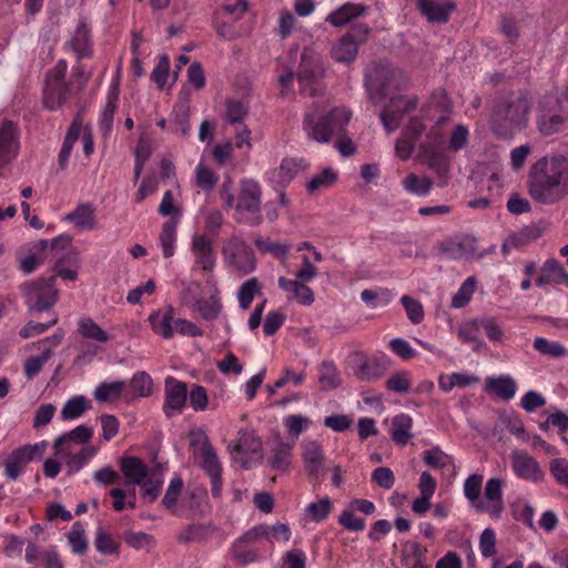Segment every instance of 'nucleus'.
Masks as SVG:
<instances>
[{
    "mask_svg": "<svg viewBox=\"0 0 568 568\" xmlns=\"http://www.w3.org/2000/svg\"><path fill=\"white\" fill-rule=\"evenodd\" d=\"M351 119L352 111L344 106L333 108L320 118H315L312 113H305L303 130L311 140L326 144L347 130Z\"/></svg>",
    "mask_w": 568,
    "mask_h": 568,
    "instance_id": "nucleus-3",
    "label": "nucleus"
},
{
    "mask_svg": "<svg viewBox=\"0 0 568 568\" xmlns=\"http://www.w3.org/2000/svg\"><path fill=\"white\" fill-rule=\"evenodd\" d=\"M534 348L541 355L552 358H560L568 355V351L562 344L559 342H550L545 337H536Z\"/></svg>",
    "mask_w": 568,
    "mask_h": 568,
    "instance_id": "nucleus-46",
    "label": "nucleus"
},
{
    "mask_svg": "<svg viewBox=\"0 0 568 568\" xmlns=\"http://www.w3.org/2000/svg\"><path fill=\"white\" fill-rule=\"evenodd\" d=\"M527 189L540 204H555L568 195V159L564 155L542 156L529 169Z\"/></svg>",
    "mask_w": 568,
    "mask_h": 568,
    "instance_id": "nucleus-1",
    "label": "nucleus"
},
{
    "mask_svg": "<svg viewBox=\"0 0 568 568\" xmlns=\"http://www.w3.org/2000/svg\"><path fill=\"white\" fill-rule=\"evenodd\" d=\"M153 393V379L144 371L133 374L129 383V393L125 394L128 398L149 397Z\"/></svg>",
    "mask_w": 568,
    "mask_h": 568,
    "instance_id": "nucleus-32",
    "label": "nucleus"
},
{
    "mask_svg": "<svg viewBox=\"0 0 568 568\" xmlns=\"http://www.w3.org/2000/svg\"><path fill=\"white\" fill-rule=\"evenodd\" d=\"M306 282H301L297 280H290L284 276L278 278V286L292 295L290 300H296L301 305L308 306L314 302V292L311 287H308Z\"/></svg>",
    "mask_w": 568,
    "mask_h": 568,
    "instance_id": "nucleus-24",
    "label": "nucleus"
},
{
    "mask_svg": "<svg viewBox=\"0 0 568 568\" xmlns=\"http://www.w3.org/2000/svg\"><path fill=\"white\" fill-rule=\"evenodd\" d=\"M545 271L551 280L552 284H564L568 287V272L556 258H549L544 263Z\"/></svg>",
    "mask_w": 568,
    "mask_h": 568,
    "instance_id": "nucleus-58",
    "label": "nucleus"
},
{
    "mask_svg": "<svg viewBox=\"0 0 568 568\" xmlns=\"http://www.w3.org/2000/svg\"><path fill=\"white\" fill-rule=\"evenodd\" d=\"M487 388L504 400L511 399L517 390L516 382L510 376L487 379Z\"/></svg>",
    "mask_w": 568,
    "mask_h": 568,
    "instance_id": "nucleus-40",
    "label": "nucleus"
},
{
    "mask_svg": "<svg viewBox=\"0 0 568 568\" xmlns=\"http://www.w3.org/2000/svg\"><path fill=\"white\" fill-rule=\"evenodd\" d=\"M254 243L260 252L270 253L280 260H285L290 252V245L280 242H272L270 239L257 237Z\"/></svg>",
    "mask_w": 568,
    "mask_h": 568,
    "instance_id": "nucleus-51",
    "label": "nucleus"
},
{
    "mask_svg": "<svg viewBox=\"0 0 568 568\" xmlns=\"http://www.w3.org/2000/svg\"><path fill=\"white\" fill-rule=\"evenodd\" d=\"M318 383L321 389H333L339 386V374L332 362H323L321 364Z\"/></svg>",
    "mask_w": 568,
    "mask_h": 568,
    "instance_id": "nucleus-47",
    "label": "nucleus"
},
{
    "mask_svg": "<svg viewBox=\"0 0 568 568\" xmlns=\"http://www.w3.org/2000/svg\"><path fill=\"white\" fill-rule=\"evenodd\" d=\"M511 466L515 474L523 479L531 481H540L544 478V473L537 463L528 453L523 450H515L511 454Z\"/></svg>",
    "mask_w": 568,
    "mask_h": 568,
    "instance_id": "nucleus-20",
    "label": "nucleus"
},
{
    "mask_svg": "<svg viewBox=\"0 0 568 568\" xmlns=\"http://www.w3.org/2000/svg\"><path fill=\"white\" fill-rule=\"evenodd\" d=\"M119 101V83H112L106 94V102L104 109L101 112L99 126L102 135L108 136L111 132L114 114L118 108Z\"/></svg>",
    "mask_w": 568,
    "mask_h": 568,
    "instance_id": "nucleus-25",
    "label": "nucleus"
},
{
    "mask_svg": "<svg viewBox=\"0 0 568 568\" xmlns=\"http://www.w3.org/2000/svg\"><path fill=\"white\" fill-rule=\"evenodd\" d=\"M65 45L75 53L78 61L92 57L91 30L84 20L79 21L74 34Z\"/></svg>",
    "mask_w": 568,
    "mask_h": 568,
    "instance_id": "nucleus-23",
    "label": "nucleus"
},
{
    "mask_svg": "<svg viewBox=\"0 0 568 568\" xmlns=\"http://www.w3.org/2000/svg\"><path fill=\"white\" fill-rule=\"evenodd\" d=\"M55 276L27 282L21 286L22 295L29 310L44 312L51 308L59 298V290L54 286Z\"/></svg>",
    "mask_w": 568,
    "mask_h": 568,
    "instance_id": "nucleus-7",
    "label": "nucleus"
},
{
    "mask_svg": "<svg viewBox=\"0 0 568 568\" xmlns=\"http://www.w3.org/2000/svg\"><path fill=\"white\" fill-rule=\"evenodd\" d=\"M219 181V175L205 165L203 162H200L195 168V185L205 192H211L214 190Z\"/></svg>",
    "mask_w": 568,
    "mask_h": 568,
    "instance_id": "nucleus-45",
    "label": "nucleus"
},
{
    "mask_svg": "<svg viewBox=\"0 0 568 568\" xmlns=\"http://www.w3.org/2000/svg\"><path fill=\"white\" fill-rule=\"evenodd\" d=\"M418 98L416 95L393 97L381 113V121L387 132L395 131L403 118L417 108Z\"/></svg>",
    "mask_w": 568,
    "mask_h": 568,
    "instance_id": "nucleus-15",
    "label": "nucleus"
},
{
    "mask_svg": "<svg viewBox=\"0 0 568 568\" xmlns=\"http://www.w3.org/2000/svg\"><path fill=\"white\" fill-rule=\"evenodd\" d=\"M413 419L407 414L396 415L392 419V428H390V437L392 439L400 446H405L408 444L409 439L413 437L412 435Z\"/></svg>",
    "mask_w": 568,
    "mask_h": 568,
    "instance_id": "nucleus-31",
    "label": "nucleus"
},
{
    "mask_svg": "<svg viewBox=\"0 0 568 568\" xmlns=\"http://www.w3.org/2000/svg\"><path fill=\"white\" fill-rule=\"evenodd\" d=\"M82 130V122L80 116H77L73 122L71 123L70 128L68 129V132L65 134L64 141L62 143V146L59 152L58 156V163L59 168L61 170H65L69 163V159L71 155V151L73 149V145L78 141L80 133Z\"/></svg>",
    "mask_w": 568,
    "mask_h": 568,
    "instance_id": "nucleus-28",
    "label": "nucleus"
},
{
    "mask_svg": "<svg viewBox=\"0 0 568 568\" xmlns=\"http://www.w3.org/2000/svg\"><path fill=\"white\" fill-rule=\"evenodd\" d=\"M221 310L222 304L220 300L214 296L206 300H197L192 307V311L199 313L201 318L205 321L215 320L221 313Z\"/></svg>",
    "mask_w": 568,
    "mask_h": 568,
    "instance_id": "nucleus-44",
    "label": "nucleus"
},
{
    "mask_svg": "<svg viewBox=\"0 0 568 568\" xmlns=\"http://www.w3.org/2000/svg\"><path fill=\"white\" fill-rule=\"evenodd\" d=\"M69 544L74 554H83L88 549V541L84 536L82 523L75 521L67 534Z\"/></svg>",
    "mask_w": 568,
    "mask_h": 568,
    "instance_id": "nucleus-52",
    "label": "nucleus"
},
{
    "mask_svg": "<svg viewBox=\"0 0 568 568\" xmlns=\"http://www.w3.org/2000/svg\"><path fill=\"white\" fill-rule=\"evenodd\" d=\"M369 28L366 24H354L331 50V55L338 63H352L358 53V45L366 41Z\"/></svg>",
    "mask_w": 568,
    "mask_h": 568,
    "instance_id": "nucleus-11",
    "label": "nucleus"
},
{
    "mask_svg": "<svg viewBox=\"0 0 568 568\" xmlns=\"http://www.w3.org/2000/svg\"><path fill=\"white\" fill-rule=\"evenodd\" d=\"M232 559L240 565H248L260 559V554L255 549H251L240 542H233L230 549Z\"/></svg>",
    "mask_w": 568,
    "mask_h": 568,
    "instance_id": "nucleus-53",
    "label": "nucleus"
},
{
    "mask_svg": "<svg viewBox=\"0 0 568 568\" xmlns=\"http://www.w3.org/2000/svg\"><path fill=\"white\" fill-rule=\"evenodd\" d=\"M170 71V59L166 54H162L159 57L158 64L153 69L151 73L152 81L156 84V87L162 90L164 89Z\"/></svg>",
    "mask_w": 568,
    "mask_h": 568,
    "instance_id": "nucleus-61",
    "label": "nucleus"
},
{
    "mask_svg": "<svg viewBox=\"0 0 568 568\" xmlns=\"http://www.w3.org/2000/svg\"><path fill=\"white\" fill-rule=\"evenodd\" d=\"M403 187L412 194L418 196H426L429 194L434 186V182L428 176H418L415 173H409L402 182Z\"/></svg>",
    "mask_w": 568,
    "mask_h": 568,
    "instance_id": "nucleus-41",
    "label": "nucleus"
},
{
    "mask_svg": "<svg viewBox=\"0 0 568 568\" xmlns=\"http://www.w3.org/2000/svg\"><path fill=\"white\" fill-rule=\"evenodd\" d=\"M234 449L245 455H258L262 450V442L253 433L240 430Z\"/></svg>",
    "mask_w": 568,
    "mask_h": 568,
    "instance_id": "nucleus-42",
    "label": "nucleus"
},
{
    "mask_svg": "<svg viewBox=\"0 0 568 568\" xmlns=\"http://www.w3.org/2000/svg\"><path fill=\"white\" fill-rule=\"evenodd\" d=\"M479 318H473L462 324L458 329V338L463 343H471L475 352H480L486 348V344L479 338L481 326L479 325Z\"/></svg>",
    "mask_w": 568,
    "mask_h": 568,
    "instance_id": "nucleus-33",
    "label": "nucleus"
},
{
    "mask_svg": "<svg viewBox=\"0 0 568 568\" xmlns=\"http://www.w3.org/2000/svg\"><path fill=\"white\" fill-rule=\"evenodd\" d=\"M365 7L362 4L345 3L327 16V21L334 27H343L352 19L365 12Z\"/></svg>",
    "mask_w": 568,
    "mask_h": 568,
    "instance_id": "nucleus-36",
    "label": "nucleus"
},
{
    "mask_svg": "<svg viewBox=\"0 0 568 568\" xmlns=\"http://www.w3.org/2000/svg\"><path fill=\"white\" fill-rule=\"evenodd\" d=\"M191 251L194 255L193 270L212 273L216 265L213 241L206 234H195L192 237Z\"/></svg>",
    "mask_w": 568,
    "mask_h": 568,
    "instance_id": "nucleus-17",
    "label": "nucleus"
},
{
    "mask_svg": "<svg viewBox=\"0 0 568 568\" xmlns=\"http://www.w3.org/2000/svg\"><path fill=\"white\" fill-rule=\"evenodd\" d=\"M503 486L504 480L500 478H490L485 485L484 496L489 503L488 510L495 516H499L504 509Z\"/></svg>",
    "mask_w": 568,
    "mask_h": 568,
    "instance_id": "nucleus-29",
    "label": "nucleus"
},
{
    "mask_svg": "<svg viewBox=\"0 0 568 568\" xmlns=\"http://www.w3.org/2000/svg\"><path fill=\"white\" fill-rule=\"evenodd\" d=\"M324 75L325 67L321 55L313 49L305 48L296 73L300 93L305 97L322 95L325 91Z\"/></svg>",
    "mask_w": 568,
    "mask_h": 568,
    "instance_id": "nucleus-4",
    "label": "nucleus"
},
{
    "mask_svg": "<svg viewBox=\"0 0 568 568\" xmlns=\"http://www.w3.org/2000/svg\"><path fill=\"white\" fill-rule=\"evenodd\" d=\"M332 510V503L328 497L322 498L317 503H311L306 511L315 521H323L325 520Z\"/></svg>",
    "mask_w": 568,
    "mask_h": 568,
    "instance_id": "nucleus-64",
    "label": "nucleus"
},
{
    "mask_svg": "<svg viewBox=\"0 0 568 568\" xmlns=\"http://www.w3.org/2000/svg\"><path fill=\"white\" fill-rule=\"evenodd\" d=\"M152 329L161 335L163 338H171L174 329L172 326L173 322V308L170 307L164 312H156L149 317Z\"/></svg>",
    "mask_w": 568,
    "mask_h": 568,
    "instance_id": "nucleus-38",
    "label": "nucleus"
},
{
    "mask_svg": "<svg viewBox=\"0 0 568 568\" xmlns=\"http://www.w3.org/2000/svg\"><path fill=\"white\" fill-rule=\"evenodd\" d=\"M52 355V351L50 347H47L42 351L41 355L39 356H31L26 359L24 362V374L26 376L31 379L36 375L40 373L43 365L50 359Z\"/></svg>",
    "mask_w": 568,
    "mask_h": 568,
    "instance_id": "nucleus-55",
    "label": "nucleus"
},
{
    "mask_svg": "<svg viewBox=\"0 0 568 568\" xmlns=\"http://www.w3.org/2000/svg\"><path fill=\"white\" fill-rule=\"evenodd\" d=\"M428 166L436 172L439 179H447L450 170V163L445 154L439 152L432 153L428 156Z\"/></svg>",
    "mask_w": 568,
    "mask_h": 568,
    "instance_id": "nucleus-63",
    "label": "nucleus"
},
{
    "mask_svg": "<svg viewBox=\"0 0 568 568\" xmlns=\"http://www.w3.org/2000/svg\"><path fill=\"white\" fill-rule=\"evenodd\" d=\"M216 528L213 524H191L185 527L178 536V541L187 544L191 541L206 540L215 532Z\"/></svg>",
    "mask_w": 568,
    "mask_h": 568,
    "instance_id": "nucleus-35",
    "label": "nucleus"
},
{
    "mask_svg": "<svg viewBox=\"0 0 568 568\" xmlns=\"http://www.w3.org/2000/svg\"><path fill=\"white\" fill-rule=\"evenodd\" d=\"M398 75H400V71L397 69L382 62L373 63L365 74V83L371 98L375 101L382 100L386 91L395 87L394 82Z\"/></svg>",
    "mask_w": 568,
    "mask_h": 568,
    "instance_id": "nucleus-14",
    "label": "nucleus"
},
{
    "mask_svg": "<svg viewBox=\"0 0 568 568\" xmlns=\"http://www.w3.org/2000/svg\"><path fill=\"white\" fill-rule=\"evenodd\" d=\"M352 369L354 375L364 382H372L383 377L389 369L390 359L384 354L367 356L362 352L351 355Z\"/></svg>",
    "mask_w": 568,
    "mask_h": 568,
    "instance_id": "nucleus-9",
    "label": "nucleus"
},
{
    "mask_svg": "<svg viewBox=\"0 0 568 568\" xmlns=\"http://www.w3.org/2000/svg\"><path fill=\"white\" fill-rule=\"evenodd\" d=\"M20 150V130L11 120L0 121V178L7 175L9 165L17 159Z\"/></svg>",
    "mask_w": 568,
    "mask_h": 568,
    "instance_id": "nucleus-13",
    "label": "nucleus"
},
{
    "mask_svg": "<svg viewBox=\"0 0 568 568\" xmlns=\"http://www.w3.org/2000/svg\"><path fill=\"white\" fill-rule=\"evenodd\" d=\"M90 408L88 400L83 396L70 398L61 410V417L64 420L75 419Z\"/></svg>",
    "mask_w": 568,
    "mask_h": 568,
    "instance_id": "nucleus-49",
    "label": "nucleus"
},
{
    "mask_svg": "<svg viewBox=\"0 0 568 568\" xmlns=\"http://www.w3.org/2000/svg\"><path fill=\"white\" fill-rule=\"evenodd\" d=\"M423 460L426 465L435 469H443L453 464L449 455L444 453L438 446H435L423 453Z\"/></svg>",
    "mask_w": 568,
    "mask_h": 568,
    "instance_id": "nucleus-50",
    "label": "nucleus"
},
{
    "mask_svg": "<svg viewBox=\"0 0 568 568\" xmlns=\"http://www.w3.org/2000/svg\"><path fill=\"white\" fill-rule=\"evenodd\" d=\"M68 64L65 60H59L47 73L43 89V104L48 110L59 109L65 101L78 94L73 82H67Z\"/></svg>",
    "mask_w": 568,
    "mask_h": 568,
    "instance_id": "nucleus-5",
    "label": "nucleus"
},
{
    "mask_svg": "<svg viewBox=\"0 0 568 568\" xmlns=\"http://www.w3.org/2000/svg\"><path fill=\"white\" fill-rule=\"evenodd\" d=\"M412 386L410 375L406 371L398 372L394 375H392L386 381V388L388 390L406 394L409 392Z\"/></svg>",
    "mask_w": 568,
    "mask_h": 568,
    "instance_id": "nucleus-59",
    "label": "nucleus"
},
{
    "mask_svg": "<svg viewBox=\"0 0 568 568\" xmlns=\"http://www.w3.org/2000/svg\"><path fill=\"white\" fill-rule=\"evenodd\" d=\"M337 181V172L332 168H325L321 173L314 175L306 185L310 193L327 189Z\"/></svg>",
    "mask_w": 568,
    "mask_h": 568,
    "instance_id": "nucleus-48",
    "label": "nucleus"
},
{
    "mask_svg": "<svg viewBox=\"0 0 568 568\" xmlns=\"http://www.w3.org/2000/svg\"><path fill=\"white\" fill-rule=\"evenodd\" d=\"M65 220L74 223L80 230H92L97 225L94 207L91 203L79 204L65 216Z\"/></svg>",
    "mask_w": 568,
    "mask_h": 568,
    "instance_id": "nucleus-30",
    "label": "nucleus"
},
{
    "mask_svg": "<svg viewBox=\"0 0 568 568\" xmlns=\"http://www.w3.org/2000/svg\"><path fill=\"white\" fill-rule=\"evenodd\" d=\"M78 333L85 339L106 343L112 339L91 317H81L78 322Z\"/></svg>",
    "mask_w": 568,
    "mask_h": 568,
    "instance_id": "nucleus-37",
    "label": "nucleus"
},
{
    "mask_svg": "<svg viewBox=\"0 0 568 568\" xmlns=\"http://www.w3.org/2000/svg\"><path fill=\"white\" fill-rule=\"evenodd\" d=\"M270 536V527L267 525H257L253 528L245 531L241 537H239L234 542H240L246 547H250L261 539H267Z\"/></svg>",
    "mask_w": 568,
    "mask_h": 568,
    "instance_id": "nucleus-57",
    "label": "nucleus"
},
{
    "mask_svg": "<svg viewBox=\"0 0 568 568\" xmlns=\"http://www.w3.org/2000/svg\"><path fill=\"white\" fill-rule=\"evenodd\" d=\"M530 101L525 92H513L495 100L491 111V129L499 138H509L514 130L525 126Z\"/></svg>",
    "mask_w": 568,
    "mask_h": 568,
    "instance_id": "nucleus-2",
    "label": "nucleus"
},
{
    "mask_svg": "<svg viewBox=\"0 0 568 568\" xmlns=\"http://www.w3.org/2000/svg\"><path fill=\"white\" fill-rule=\"evenodd\" d=\"M163 410L168 417L173 412H182L187 399V385L173 376L165 378Z\"/></svg>",
    "mask_w": 568,
    "mask_h": 568,
    "instance_id": "nucleus-18",
    "label": "nucleus"
},
{
    "mask_svg": "<svg viewBox=\"0 0 568 568\" xmlns=\"http://www.w3.org/2000/svg\"><path fill=\"white\" fill-rule=\"evenodd\" d=\"M400 302L406 311L409 321L413 324H419L424 320V308L418 300H415L408 295H404Z\"/></svg>",
    "mask_w": 568,
    "mask_h": 568,
    "instance_id": "nucleus-62",
    "label": "nucleus"
},
{
    "mask_svg": "<svg viewBox=\"0 0 568 568\" xmlns=\"http://www.w3.org/2000/svg\"><path fill=\"white\" fill-rule=\"evenodd\" d=\"M45 448L47 443L41 442L14 449L3 463L4 475L11 480H17L24 473L29 463L42 458Z\"/></svg>",
    "mask_w": 568,
    "mask_h": 568,
    "instance_id": "nucleus-12",
    "label": "nucleus"
},
{
    "mask_svg": "<svg viewBox=\"0 0 568 568\" xmlns=\"http://www.w3.org/2000/svg\"><path fill=\"white\" fill-rule=\"evenodd\" d=\"M176 227L178 220L170 219L165 221L162 225L159 240L163 250V255L165 258H170L174 255L175 252V241H176Z\"/></svg>",
    "mask_w": 568,
    "mask_h": 568,
    "instance_id": "nucleus-39",
    "label": "nucleus"
},
{
    "mask_svg": "<svg viewBox=\"0 0 568 568\" xmlns=\"http://www.w3.org/2000/svg\"><path fill=\"white\" fill-rule=\"evenodd\" d=\"M92 437V429L85 425H80L72 429L69 434L58 437L54 442V447H60L67 439L73 440L79 444L88 443Z\"/></svg>",
    "mask_w": 568,
    "mask_h": 568,
    "instance_id": "nucleus-60",
    "label": "nucleus"
},
{
    "mask_svg": "<svg viewBox=\"0 0 568 568\" xmlns=\"http://www.w3.org/2000/svg\"><path fill=\"white\" fill-rule=\"evenodd\" d=\"M476 287L475 277H468L452 298V307L462 308L468 304Z\"/></svg>",
    "mask_w": 568,
    "mask_h": 568,
    "instance_id": "nucleus-54",
    "label": "nucleus"
},
{
    "mask_svg": "<svg viewBox=\"0 0 568 568\" xmlns=\"http://www.w3.org/2000/svg\"><path fill=\"white\" fill-rule=\"evenodd\" d=\"M304 169V160L283 159L278 169L272 171V179L280 185L290 184L300 171Z\"/></svg>",
    "mask_w": 568,
    "mask_h": 568,
    "instance_id": "nucleus-27",
    "label": "nucleus"
},
{
    "mask_svg": "<svg viewBox=\"0 0 568 568\" xmlns=\"http://www.w3.org/2000/svg\"><path fill=\"white\" fill-rule=\"evenodd\" d=\"M121 470L128 484L142 485L148 475L146 465L139 457L128 456L121 460Z\"/></svg>",
    "mask_w": 568,
    "mask_h": 568,
    "instance_id": "nucleus-26",
    "label": "nucleus"
},
{
    "mask_svg": "<svg viewBox=\"0 0 568 568\" xmlns=\"http://www.w3.org/2000/svg\"><path fill=\"white\" fill-rule=\"evenodd\" d=\"M190 448L195 462L207 476L222 473V465L215 449L203 430H192L190 433Z\"/></svg>",
    "mask_w": 568,
    "mask_h": 568,
    "instance_id": "nucleus-10",
    "label": "nucleus"
},
{
    "mask_svg": "<svg viewBox=\"0 0 568 568\" xmlns=\"http://www.w3.org/2000/svg\"><path fill=\"white\" fill-rule=\"evenodd\" d=\"M262 190L257 182L244 180L235 204L236 221L250 226H257L262 223L261 215Z\"/></svg>",
    "mask_w": 568,
    "mask_h": 568,
    "instance_id": "nucleus-6",
    "label": "nucleus"
},
{
    "mask_svg": "<svg viewBox=\"0 0 568 568\" xmlns=\"http://www.w3.org/2000/svg\"><path fill=\"white\" fill-rule=\"evenodd\" d=\"M224 262L240 275H246L256 267L253 250L241 237L233 235L222 247Z\"/></svg>",
    "mask_w": 568,
    "mask_h": 568,
    "instance_id": "nucleus-8",
    "label": "nucleus"
},
{
    "mask_svg": "<svg viewBox=\"0 0 568 568\" xmlns=\"http://www.w3.org/2000/svg\"><path fill=\"white\" fill-rule=\"evenodd\" d=\"M262 285L256 277H252L244 282L237 292V300L240 307L243 310H248L252 301L258 294H261Z\"/></svg>",
    "mask_w": 568,
    "mask_h": 568,
    "instance_id": "nucleus-43",
    "label": "nucleus"
},
{
    "mask_svg": "<svg viewBox=\"0 0 568 568\" xmlns=\"http://www.w3.org/2000/svg\"><path fill=\"white\" fill-rule=\"evenodd\" d=\"M292 445L278 440L272 448L271 455L267 458V465L278 471H285L291 465Z\"/></svg>",
    "mask_w": 568,
    "mask_h": 568,
    "instance_id": "nucleus-34",
    "label": "nucleus"
},
{
    "mask_svg": "<svg viewBox=\"0 0 568 568\" xmlns=\"http://www.w3.org/2000/svg\"><path fill=\"white\" fill-rule=\"evenodd\" d=\"M440 251L449 258H474L477 252V239L473 235H463L444 241Z\"/></svg>",
    "mask_w": 568,
    "mask_h": 568,
    "instance_id": "nucleus-19",
    "label": "nucleus"
},
{
    "mask_svg": "<svg viewBox=\"0 0 568 568\" xmlns=\"http://www.w3.org/2000/svg\"><path fill=\"white\" fill-rule=\"evenodd\" d=\"M302 457L307 474L318 477L323 473L325 454L318 440H306L302 444Z\"/></svg>",
    "mask_w": 568,
    "mask_h": 568,
    "instance_id": "nucleus-21",
    "label": "nucleus"
},
{
    "mask_svg": "<svg viewBox=\"0 0 568 568\" xmlns=\"http://www.w3.org/2000/svg\"><path fill=\"white\" fill-rule=\"evenodd\" d=\"M560 101L557 98L547 100L538 111L537 126L542 135H552L562 130L567 116L559 112Z\"/></svg>",
    "mask_w": 568,
    "mask_h": 568,
    "instance_id": "nucleus-16",
    "label": "nucleus"
},
{
    "mask_svg": "<svg viewBox=\"0 0 568 568\" xmlns=\"http://www.w3.org/2000/svg\"><path fill=\"white\" fill-rule=\"evenodd\" d=\"M417 6L423 16L430 22L445 23L456 9L453 1L417 0Z\"/></svg>",
    "mask_w": 568,
    "mask_h": 568,
    "instance_id": "nucleus-22",
    "label": "nucleus"
},
{
    "mask_svg": "<svg viewBox=\"0 0 568 568\" xmlns=\"http://www.w3.org/2000/svg\"><path fill=\"white\" fill-rule=\"evenodd\" d=\"M125 383L122 381H115L112 383H101L95 392L94 396L99 402H108L113 397H118L121 395Z\"/></svg>",
    "mask_w": 568,
    "mask_h": 568,
    "instance_id": "nucleus-56",
    "label": "nucleus"
}]
</instances>
